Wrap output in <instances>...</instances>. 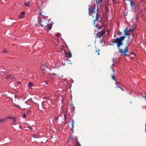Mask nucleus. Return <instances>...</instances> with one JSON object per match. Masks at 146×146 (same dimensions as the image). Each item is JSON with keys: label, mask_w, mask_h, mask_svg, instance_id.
<instances>
[{"label": "nucleus", "mask_w": 146, "mask_h": 146, "mask_svg": "<svg viewBox=\"0 0 146 146\" xmlns=\"http://www.w3.org/2000/svg\"><path fill=\"white\" fill-rule=\"evenodd\" d=\"M125 36H121L117 37L114 40V43L117 44V47L119 50V52L120 53L121 55H123V54L125 56H128V54L126 53L129 52L128 50V45L126 46L124 48V50L121 48L123 46V41L125 38ZM129 44L128 43V45Z\"/></svg>", "instance_id": "f257e3e1"}, {"label": "nucleus", "mask_w": 146, "mask_h": 146, "mask_svg": "<svg viewBox=\"0 0 146 146\" xmlns=\"http://www.w3.org/2000/svg\"><path fill=\"white\" fill-rule=\"evenodd\" d=\"M89 14L90 16H92L93 18H95L94 21V23L96 20L98 21L99 19V17L97 15L98 9H96V5L94 4L93 7H92L88 9Z\"/></svg>", "instance_id": "f03ea898"}, {"label": "nucleus", "mask_w": 146, "mask_h": 146, "mask_svg": "<svg viewBox=\"0 0 146 146\" xmlns=\"http://www.w3.org/2000/svg\"><path fill=\"white\" fill-rule=\"evenodd\" d=\"M47 21L45 19H41L40 22H39V24L40 25V26L42 27H46L47 26Z\"/></svg>", "instance_id": "7ed1b4c3"}, {"label": "nucleus", "mask_w": 146, "mask_h": 146, "mask_svg": "<svg viewBox=\"0 0 146 146\" xmlns=\"http://www.w3.org/2000/svg\"><path fill=\"white\" fill-rule=\"evenodd\" d=\"M106 32V31L104 29L103 30L100 32L98 33L96 37H99L100 38L101 37L105 34Z\"/></svg>", "instance_id": "20e7f679"}, {"label": "nucleus", "mask_w": 146, "mask_h": 146, "mask_svg": "<svg viewBox=\"0 0 146 146\" xmlns=\"http://www.w3.org/2000/svg\"><path fill=\"white\" fill-rule=\"evenodd\" d=\"M25 15V13L24 12H22L19 15V18L20 19H22L24 17Z\"/></svg>", "instance_id": "39448f33"}, {"label": "nucleus", "mask_w": 146, "mask_h": 146, "mask_svg": "<svg viewBox=\"0 0 146 146\" xmlns=\"http://www.w3.org/2000/svg\"><path fill=\"white\" fill-rule=\"evenodd\" d=\"M24 5L27 7H29L30 5V2L29 1H25V3L24 4Z\"/></svg>", "instance_id": "423d86ee"}, {"label": "nucleus", "mask_w": 146, "mask_h": 146, "mask_svg": "<svg viewBox=\"0 0 146 146\" xmlns=\"http://www.w3.org/2000/svg\"><path fill=\"white\" fill-rule=\"evenodd\" d=\"M46 68V66L45 65L43 64H42V65L41 66L40 68L42 70H45Z\"/></svg>", "instance_id": "0eeeda50"}, {"label": "nucleus", "mask_w": 146, "mask_h": 146, "mask_svg": "<svg viewBox=\"0 0 146 146\" xmlns=\"http://www.w3.org/2000/svg\"><path fill=\"white\" fill-rule=\"evenodd\" d=\"M124 33L125 35L128 36V40L127 41V42H128L129 40L130 35V34L129 33H127V32H126V33Z\"/></svg>", "instance_id": "6e6552de"}, {"label": "nucleus", "mask_w": 146, "mask_h": 146, "mask_svg": "<svg viewBox=\"0 0 146 146\" xmlns=\"http://www.w3.org/2000/svg\"><path fill=\"white\" fill-rule=\"evenodd\" d=\"M67 57L68 58H70L72 56V54L70 51L66 54Z\"/></svg>", "instance_id": "1a4fd4ad"}, {"label": "nucleus", "mask_w": 146, "mask_h": 146, "mask_svg": "<svg viewBox=\"0 0 146 146\" xmlns=\"http://www.w3.org/2000/svg\"><path fill=\"white\" fill-rule=\"evenodd\" d=\"M46 27L47 29L50 30L52 28V26L51 25H49L47 23V26H46V27Z\"/></svg>", "instance_id": "9d476101"}, {"label": "nucleus", "mask_w": 146, "mask_h": 146, "mask_svg": "<svg viewBox=\"0 0 146 146\" xmlns=\"http://www.w3.org/2000/svg\"><path fill=\"white\" fill-rule=\"evenodd\" d=\"M131 55L132 56L131 57V59H132L133 58H135L136 57V54L134 52H132L131 53Z\"/></svg>", "instance_id": "9b49d317"}, {"label": "nucleus", "mask_w": 146, "mask_h": 146, "mask_svg": "<svg viewBox=\"0 0 146 146\" xmlns=\"http://www.w3.org/2000/svg\"><path fill=\"white\" fill-rule=\"evenodd\" d=\"M6 118H7H7H9V119H10L13 118V123H14V124H15V125L16 124L15 123L16 121V120L15 118H13V117H11L10 116H8Z\"/></svg>", "instance_id": "f8f14e48"}, {"label": "nucleus", "mask_w": 146, "mask_h": 146, "mask_svg": "<svg viewBox=\"0 0 146 146\" xmlns=\"http://www.w3.org/2000/svg\"><path fill=\"white\" fill-rule=\"evenodd\" d=\"M96 3L98 4H100L102 2H103V0H99V1L98 2H97V0H96Z\"/></svg>", "instance_id": "ddd939ff"}, {"label": "nucleus", "mask_w": 146, "mask_h": 146, "mask_svg": "<svg viewBox=\"0 0 146 146\" xmlns=\"http://www.w3.org/2000/svg\"><path fill=\"white\" fill-rule=\"evenodd\" d=\"M7 118H5V119H0V122L1 123H3L4 122L7 120Z\"/></svg>", "instance_id": "4468645a"}, {"label": "nucleus", "mask_w": 146, "mask_h": 146, "mask_svg": "<svg viewBox=\"0 0 146 146\" xmlns=\"http://www.w3.org/2000/svg\"><path fill=\"white\" fill-rule=\"evenodd\" d=\"M28 85L29 87H31L33 86V85L32 82H30L29 83Z\"/></svg>", "instance_id": "2eb2a0df"}, {"label": "nucleus", "mask_w": 146, "mask_h": 146, "mask_svg": "<svg viewBox=\"0 0 146 146\" xmlns=\"http://www.w3.org/2000/svg\"><path fill=\"white\" fill-rule=\"evenodd\" d=\"M14 105L15 106V107L16 108H20L21 109H22V108H21L19 106V105H17L15 104H14Z\"/></svg>", "instance_id": "dca6fc26"}, {"label": "nucleus", "mask_w": 146, "mask_h": 146, "mask_svg": "<svg viewBox=\"0 0 146 146\" xmlns=\"http://www.w3.org/2000/svg\"><path fill=\"white\" fill-rule=\"evenodd\" d=\"M116 86L119 85H121V83L119 82V81L116 82Z\"/></svg>", "instance_id": "f3484780"}, {"label": "nucleus", "mask_w": 146, "mask_h": 146, "mask_svg": "<svg viewBox=\"0 0 146 146\" xmlns=\"http://www.w3.org/2000/svg\"><path fill=\"white\" fill-rule=\"evenodd\" d=\"M6 78L7 79H10V78H12V77H11V74H9L8 76Z\"/></svg>", "instance_id": "a211bd4d"}, {"label": "nucleus", "mask_w": 146, "mask_h": 146, "mask_svg": "<svg viewBox=\"0 0 146 146\" xmlns=\"http://www.w3.org/2000/svg\"><path fill=\"white\" fill-rule=\"evenodd\" d=\"M111 78L113 80H114V81H115L116 82V79H115V77L114 76V75H112Z\"/></svg>", "instance_id": "6ab92c4d"}, {"label": "nucleus", "mask_w": 146, "mask_h": 146, "mask_svg": "<svg viewBox=\"0 0 146 146\" xmlns=\"http://www.w3.org/2000/svg\"><path fill=\"white\" fill-rule=\"evenodd\" d=\"M128 32H129V29L127 28H126L125 29V30L124 31V33H126Z\"/></svg>", "instance_id": "aec40b11"}, {"label": "nucleus", "mask_w": 146, "mask_h": 146, "mask_svg": "<svg viewBox=\"0 0 146 146\" xmlns=\"http://www.w3.org/2000/svg\"><path fill=\"white\" fill-rule=\"evenodd\" d=\"M131 6L132 7V9H133V6L134 5V4L133 2H131Z\"/></svg>", "instance_id": "412c9836"}, {"label": "nucleus", "mask_w": 146, "mask_h": 146, "mask_svg": "<svg viewBox=\"0 0 146 146\" xmlns=\"http://www.w3.org/2000/svg\"><path fill=\"white\" fill-rule=\"evenodd\" d=\"M76 140H77V139H76ZM77 141V143L76 145L75 146H80L81 145H80V144L79 143L78 141Z\"/></svg>", "instance_id": "4be33fe9"}, {"label": "nucleus", "mask_w": 146, "mask_h": 146, "mask_svg": "<svg viewBox=\"0 0 146 146\" xmlns=\"http://www.w3.org/2000/svg\"><path fill=\"white\" fill-rule=\"evenodd\" d=\"M74 139V138H73V137H69V140H72Z\"/></svg>", "instance_id": "5701e85b"}, {"label": "nucleus", "mask_w": 146, "mask_h": 146, "mask_svg": "<svg viewBox=\"0 0 146 146\" xmlns=\"http://www.w3.org/2000/svg\"><path fill=\"white\" fill-rule=\"evenodd\" d=\"M99 51H100L99 49H98V50H96V52L98 53V55L100 54V53H99Z\"/></svg>", "instance_id": "b1692460"}, {"label": "nucleus", "mask_w": 146, "mask_h": 146, "mask_svg": "<svg viewBox=\"0 0 146 146\" xmlns=\"http://www.w3.org/2000/svg\"><path fill=\"white\" fill-rule=\"evenodd\" d=\"M133 30L129 28V31H131L133 32Z\"/></svg>", "instance_id": "393cba45"}, {"label": "nucleus", "mask_w": 146, "mask_h": 146, "mask_svg": "<svg viewBox=\"0 0 146 146\" xmlns=\"http://www.w3.org/2000/svg\"><path fill=\"white\" fill-rule=\"evenodd\" d=\"M25 103L27 104V105H29V102L28 101H27L25 102Z\"/></svg>", "instance_id": "a878e982"}, {"label": "nucleus", "mask_w": 146, "mask_h": 146, "mask_svg": "<svg viewBox=\"0 0 146 146\" xmlns=\"http://www.w3.org/2000/svg\"><path fill=\"white\" fill-rule=\"evenodd\" d=\"M23 117L24 118H25L26 117V116L25 114H23Z\"/></svg>", "instance_id": "bb28decb"}, {"label": "nucleus", "mask_w": 146, "mask_h": 146, "mask_svg": "<svg viewBox=\"0 0 146 146\" xmlns=\"http://www.w3.org/2000/svg\"><path fill=\"white\" fill-rule=\"evenodd\" d=\"M27 101L29 102H31L32 101V98H30V99H28Z\"/></svg>", "instance_id": "cd10ccee"}, {"label": "nucleus", "mask_w": 146, "mask_h": 146, "mask_svg": "<svg viewBox=\"0 0 146 146\" xmlns=\"http://www.w3.org/2000/svg\"><path fill=\"white\" fill-rule=\"evenodd\" d=\"M44 83V85H47L48 84V82L47 81H45Z\"/></svg>", "instance_id": "c85d7f7f"}, {"label": "nucleus", "mask_w": 146, "mask_h": 146, "mask_svg": "<svg viewBox=\"0 0 146 146\" xmlns=\"http://www.w3.org/2000/svg\"><path fill=\"white\" fill-rule=\"evenodd\" d=\"M58 117H55V119L56 120H57L58 119Z\"/></svg>", "instance_id": "c756f323"}, {"label": "nucleus", "mask_w": 146, "mask_h": 146, "mask_svg": "<svg viewBox=\"0 0 146 146\" xmlns=\"http://www.w3.org/2000/svg\"><path fill=\"white\" fill-rule=\"evenodd\" d=\"M60 35V33H58L56 34V36H59Z\"/></svg>", "instance_id": "7c9ffc66"}, {"label": "nucleus", "mask_w": 146, "mask_h": 146, "mask_svg": "<svg viewBox=\"0 0 146 146\" xmlns=\"http://www.w3.org/2000/svg\"><path fill=\"white\" fill-rule=\"evenodd\" d=\"M33 137L34 138H37L36 136L35 135H33Z\"/></svg>", "instance_id": "2f4dec72"}, {"label": "nucleus", "mask_w": 146, "mask_h": 146, "mask_svg": "<svg viewBox=\"0 0 146 146\" xmlns=\"http://www.w3.org/2000/svg\"><path fill=\"white\" fill-rule=\"evenodd\" d=\"M30 112H31V111L30 110H28V111H27V113L29 114V113H30Z\"/></svg>", "instance_id": "473e14b6"}, {"label": "nucleus", "mask_w": 146, "mask_h": 146, "mask_svg": "<svg viewBox=\"0 0 146 146\" xmlns=\"http://www.w3.org/2000/svg\"><path fill=\"white\" fill-rule=\"evenodd\" d=\"M3 53H6L7 52V51L5 50H4L3 51Z\"/></svg>", "instance_id": "72a5a7b5"}, {"label": "nucleus", "mask_w": 146, "mask_h": 146, "mask_svg": "<svg viewBox=\"0 0 146 146\" xmlns=\"http://www.w3.org/2000/svg\"><path fill=\"white\" fill-rule=\"evenodd\" d=\"M64 118L65 120L66 119V115L65 114L64 115Z\"/></svg>", "instance_id": "f704fd0d"}, {"label": "nucleus", "mask_w": 146, "mask_h": 146, "mask_svg": "<svg viewBox=\"0 0 146 146\" xmlns=\"http://www.w3.org/2000/svg\"><path fill=\"white\" fill-rule=\"evenodd\" d=\"M72 124L74 123V121L73 119L72 120Z\"/></svg>", "instance_id": "c9c22d12"}, {"label": "nucleus", "mask_w": 146, "mask_h": 146, "mask_svg": "<svg viewBox=\"0 0 146 146\" xmlns=\"http://www.w3.org/2000/svg\"><path fill=\"white\" fill-rule=\"evenodd\" d=\"M74 124H72V128H74Z\"/></svg>", "instance_id": "e433bc0d"}, {"label": "nucleus", "mask_w": 146, "mask_h": 146, "mask_svg": "<svg viewBox=\"0 0 146 146\" xmlns=\"http://www.w3.org/2000/svg\"><path fill=\"white\" fill-rule=\"evenodd\" d=\"M121 90L122 91H124V90L123 89V88H121Z\"/></svg>", "instance_id": "4c0bfd02"}, {"label": "nucleus", "mask_w": 146, "mask_h": 146, "mask_svg": "<svg viewBox=\"0 0 146 146\" xmlns=\"http://www.w3.org/2000/svg\"><path fill=\"white\" fill-rule=\"evenodd\" d=\"M132 94V92H130L129 93V95H130Z\"/></svg>", "instance_id": "58836bf2"}, {"label": "nucleus", "mask_w": 146, "mask_h": 146, "mask_svg": "<svg viewBox=\"0 0 146 146\" xmlns=\"http://www.w3.org/2000/svg\"><path fill=\"white\" fill-rule=\"evenodd\" d=\"M145 99V100L146 101V95H145V97H144Z\"/></svg>", "instance_id": "ea45409f"}, {"label": "nucleus", "mask_w": 146, "mask_h": 146, "mask_svg": "<svg viewBox=\"0 0 146 146\" xmlns=\"http://www.w3.org/2000/svg\"><path fill=\"white\" fill-rule=\"evenodd\" d=\"M112 68V70L113 71V73H114V70H113V69L112 68Z\"/></svg>", "instance_id": "a19ab883"}, {"label": "nucleus", "mask_w": 146, "mask_h": 146, "mask_svg": "<svg viewBox=\"0 0 146 146\" xmlns=\"http://www.w3.org/2000/svg\"><path fill=\"white\" fill-rule=\"evenodd\" d=\"M73 130V128H72H72L70 130L71 131Z\"/></svg>", "instance_id": "79ce46f5"}, {"label": "nucleus", "mask_w": 146, "mask_h": 146, "mask_svg": "<svg viewBox=\"0 0 146 146\" xmlns=\"http://www.w3.org/2000/svg\"><path fill=\"white\" fill-rule=\"evenodd\" d=\"M144 108L146 110V106H145L144 107Z\"/></svg>", "instance_id": "37998d69"}, {"label": "nucleus", "mask_w": 146, "mask_h": 146, "mask_svg": "<svg viewBox=\"0 0 146 146\" xmlns=\"http://www.w3.org/2000/svg\"><path fill=\"white\" fill-rule=\"evenodd\" d=\"M117 87H117L118 88H119V87L118 86V85L116 86Z\"/></svg>", "instance_id": "c03bdc74"}, {"label": "nucleus", "mask_w": 146, "mask_h": 146, "mask_svg": "<svg viewBox=\"0 0 146 146\" xmlns=\"http://www.w3.org/2000/svg\"><path fill=\"white\" fill-rule=\"evenodd\" d=\"M41 13H39V15H41Z\"/></svg>", "instance_id": "a18cd8bd"}, {"label": "nucleus", "mask_w": 146, "mask_h": 146, "mask_svg": "<svg viewBox=\"0 0 146 146\" xmlns=\"http://www.w3.org/2000/svg\"><path fill=\"white\" fill-rule=\"evenodd\" d=\"M53 74V75H55V73H53V74Z\"/></svg>", "instance_id": "49530a36"}, {"label": "nucleus", "mask_w": 146, "mask_h": 146, "mask_svg": "<svg viewBox=\"0 0 146 146\" xmlns=\"http://www.w3.org/2000/svg\"><path fill=\"white\" fill-rule=\"evenodd\" d=\"M28 128H29L30 129H31V127H28Z\"/></svg>", "instance_id": "de8ad7c7"}, {"label": "nucleus", "mask_w": 146, "mask_h": 146, "mask_svg": "<svg viewBox=\"0 0 146 146\" xmlns=\"http://www.w3.org/2000/svg\"><path fill=\"white\" fill-rule=\"evenodd\" d=\"M19 127L21 129V126H19Z\"/></svg>", "instance_id": "09e8293b"}, {"label": "nucleus", "mask_w": 146, "mask_h": 146, "mask_svg": "<svg viewBox=\"0 0 146 146\" xmlns=\"http://www.w3.org/2000/svg\"><path fill=\"white\" fill-rule=\"evenodd\" d=\"M145 10H146V8H145Z\"/></svg>", "instance_id": "8fccbe9b"}, {"label": "nucleus", "mask_w": 146, "mask_h": 146, "mask_svg": "<svg viewBox=\"0 0 146 146\" xmlns=\"http://www.w3.org/2000/svg\"><path fill=\"white\" fill-rule=\"evenodd\" d=\"M61 77H63V76H61Z\"/></svg>", "instance_id": "3c124183"}, {"label": "nucleus", "mask_w": 146, "mask_h": 146, "mask_svg": "<svg viewBox=\"0 0 146 146\" xmlns=\"http://www.w3.org/2000/svg\"><path fill=\"white\" fill-rule=\"evenodd\" d=\"M143 1V0H142V1Z\"/></svg>", "instance_id": "603ef678"}, {"label": "nucleus", "mask_w": 146, "mask_h": 146, "mask_svg": "<svg viewBox=\"0 0 146 146\" xmlns=\"http://www.w3.org/2000/svg\"><path fill=\"white\" fill-rule=\"evenodd\" d=\"M145 43L146 44V42H145Z\"/></svg>", "instance_id": "864d4df0"}]
</instances>
